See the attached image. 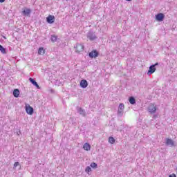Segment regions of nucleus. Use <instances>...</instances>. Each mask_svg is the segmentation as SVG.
<instances>
[{"instance_id": "nucleus-9", "label": "nucleus", "mask_w": 177, "mask_h": 177, "mask_svg": "<svg viewBox=\"0 0 177 177\" xmlns=\"http://www.w3.org/2000/svg\"><path fill=\"white\" fill-rule=\"evenodd\" d=\"M55 16L53 15H48L46 17V21L47 23H48V24H53V23H55Z\"/></svg>"}, {"instance_id": "nucleus-3", "label": "nucleus", "mask_w": 177, "mask_h": 177, "mask_svg": "<svg viewBox=\"0 0 177 177\" xmlns=\"http://www.w3.org/2000/svg\"><path fill=\"white\" fill-rule=\"evenodd\" d=\"M31 9L30 8H22V16H26L27 17H30V16H31Z\"/></svg>"}, {"instance_id": "nucleus-15", "label": "nucleus", "mask_w": 177, "mask_h": 177, "mask_svg": "<svg viewBox=\"0 0 177 177\" xmlns=\"http://www.w3.org/2000/svg\"><path fill=\"white\" fill-rule=\"evenodd\" d=\"M19 95H20V90H19L17 88L14 89V91H13L14 97H19Z\"/></svg>"}, {"instance_id": "nucleus-14", "label": "nucleus", "mask_w": 177, "mask_h": 177, "mask_svg": "<svg viewBox=\"0 0 177 177\" xmlns=\"http://www.w3.org/2000/svg\"><path fill=\"white\" fill-rule=\"evenodd\" d=\"M81 88H85L88 87V81L86 80H82L80 82Z\"/></svg>"}, {"instance_id": "nucleus-24", "label": "nucleus", "mask_w": 177, "mask_h": 177, "mask_svg": "<svg viewBox=\"0 0 177 177\" xmlns=\"http://www.w3.org/2000/svg\"><path fill=\"white\" fill-rule=\"evenodd\" d=\"M19 165H20V162H15L14 163L13 169H15V168H16L17 167H19Z\"/></svg>"}, {"instance_id": "nucleus-5", "label": "nucleus", "mask_w": 177, "mask_h": 177, "mask_svg": "<svg viewBox=\"0 0 177 177\" xmlns=\"http://www.w3.org/2000/svg\"><path fill=\"white\" fill-rule=\"evenodd\" d=\"M88 56L91 59H96L99 56V52L97 50H93L88 53Z\"/></svg>"}, {"instance_id": "nucleus-27", "label": "nucleus", "mask_w": 177, "mask_h": 177, "mask_svg": "<svg viewBox=\"0 0 177 177\" xmlns=\"http://www.w3.org/2000/svg\"><path fill=\"white\" fill-rule=\"evenodd\" d=\"M3 2H5V0H0L1 3H3Z\"/></svg>"}, {"instance_id": "nucleus-12", "label": "nucleus", "mask_w": 177, "mask_h": 177, "mask_svg": "<svg viewBox=\"0 0 177 177\" xmlns=\"http://www.w3.org/2000/svg\"><path fill=\"white\" fill-rule=\"evenodd\" d=\"M29 81L30 83L32 84V85H34V86H36L37 89H41V87H39V85H38V83L37 82V81H35V79L30 77Z\"/></svg>"}, {"instance_id": "nucleus-20", "label": "nucleus", "mask_w": 177, "mask_h": 177, "mask_svg": "<svg viewBox=\"0 0 177 177\" xmlns=\"http://www.w3.org/2000/svg\"><path fill=\"white\" fill-rule=\"evenodd\" d=\"M38 53L39 55H45V49H44V48H42V47H40L39 48Z\"/></svg>"}, {"instance_id": "nucleus-17", "label": "nucleus", "mask_w": 177, "mask_h": 177, "mask_svg": "<svg viewBox=\"0 0 177 177\" xmlns=\"http://www.w3.org/2000/svg\"><path fill=\"white\" fill-rule=\"evenodd\" d=\"M129 102L130 104H136V100L135 99V97H129Z\"/></svg>"}, {"instance_id": "nucleus-16", "label": "nucleus", "mask_w": 177, "mask_h": 177, "mask_svg": "<svg viewBox=\"0 0 177 177\" xmlns=\"http://www.w3.org/2000/svg\"><path fill=\"white\" fill-rule=\"evenodd\" d=\"M83 149L86 150V151L91 150V145L88 142L84 143L83 146Z\"/></svg>"}, {"instance_id": "nucleus-28", "label": "nucleus", "mask_w": 177, "mask_h": 177, "mask_svg": "<svg viewBox=\"0 0 177 177\" xmlns=\"http://www.w3.org/2000/svg\"><path fill=\"white\" fill-rule=\"evenodd\" d=\"M157 117V115H153V118H156Z\"/></svg>"}, {"instance_id": "nucleus-19", "label": "nucleus", "mask_w": 177, "mask_h": 177, "mask_svg": "<svg viewBox=\"0 0 177 177\" xmlns=\"http://www.w3.org/2000/svg\"><path fill=\"white\" fill-rule=\"evenodd\" d=\"M50 40L53 43L56 42V41H57V36L55 35H51Z\"/></svg>"}, {"instance_id": "nucleus-13", "label": "nucleus", "mask_w": 177, "mask_h": 177, "mask_svg": "<svg viewBox=\"0 0 177 177\" xmlns=\"http://www.w3.org/2000/svg\"><path fill=\"white\" fill-rule=\"evenodd\" d=\"M77 113L80 114V115H82V117H86V112L81 107H77Z\"/></svg>"}, {"instance_id": "nucleus-32", "label": "nucleus", "mask_w": 177, "mask_h": 177, "mask_svg": "<svg viewBox=\"0 0 177 177\" xmlns=\"http://www.w3.org/2000/svg\"><path fill=\"white\" fill-rule=\"evenodd\" d=\"M20 133V131H19V133Z\"/></svg>"}, {"instance_id": "nucleus-23", "label": "nucleus", "mask_w": 177, "mask_h": 177, "mask_svg": "<svg viewBox=\"0 0 177 177\" xmlns=\"http://www.w3.org/2000/svg\"><path fill=\"white\" fill-rule=\"evenodd\" d=\"M90 166L91 167V168H97V164H96V162H91Z\"/></svg>"}, {"instance_id": "nucleus-7", "label": "nucleus", "mask_w": 177, "mask_h": 177, "mask_svg": "<svg viewBox=\"0 0 177 177\" xmlns=\"http://www.w3.org/2000/svg\"><path fill=\"white\" fill-rule=\"evenodd\" d=\"M164 19H165V15L164 13H158L156 15V21H164Z\"/></svg>"}, {"instance_id": "nucleus-30", "label": "nucleus", "mask_w": 177, "mask_h": 177, "mask_svg": "<svg viewBox=\"0 0 177 177\" xmlns=\"http://www.w3.org/2000/svg\"><path fill=\"white\" fill-rule=\"evenodd\" d=\"M3 38H4L5 39H6V37H3Z\"/></svg>"}, {"instance_id": "nucleus-1", "label": "nucleus", "mask_w": 177, "mask_h": 177, "mask_svg": "<svg viewBox=\"0 0 177 177\" xmlns=\"http://www.w3.org/2000/svg\"><path fill=\"white\" fill-rule=\"evenodd\" d=\"M87 38L88 39H89L90 41H95V39H97V37H96V35L95 34V32L92 30H90L88 33H87Z\"/></svg>"}, {"instance_id": "nucleus-29", "label": "nucleus", "mask_w": 177, "mask_h": 177, "mask_svg": "<svg viewBox=\"0 0 177 177\" xmlns=\"http://www.w3.org/2000/svg\"><path fill=\"white\" fill-rule=\"evenodd\" d=\"M126 1H127V2H131V1H132V0H126Z\"/></svg>"}, {"instance_id": "nucleus-31", "label": "nucleus", "mask_w": 177, "mask_h": 177, "mask_svg": "<svg viewBox=\"0 0 177 177\" xmlns=\"http://www.w3.org/2000/svg\"><path fill=\"white\" fill-rule=\"evenodd\" d=\"M20 133V131H19V133Z\"/></svg>"}, {"instance_id": "nucleus-22", "label": "nucleus", "mask_w": 177, "mask_h": 177, "mask_svg": "<svg viewBox=\"0 0 177 177\" xmlns=\"http://www.w3.org/2000/svg\"><path fill=\"white\" fill-rule=\"evenodd\" d=\"M91 171H92V168H91V167L88 166L86 167L85 172H86L88 175H89V172H91Z\"/></svg>"}, {"instance_id": "nucleus-10", "label": "nucleus", "mask_w": 177, "mask_h": 177, "mask_svg": "<svg viewBox=\"0 0 177 177\" xmlns=\"http://www.w3.org/2000/svg\"><path fill=\"white\" fill-rule=\"evenodd\" d=\"M153 73H156V65H151L149 66V69L148 70L147 75H151V74H153Z\"/></svg>"}, {"instance_id": "nucleus-25", "label": "nucleus", "mask_w": 177, "mask_h": 177, "mask_svg": "<svg viewBox=\"0 0 177 177\" xmlns=\"http://www.w3.org/2000/svg\"><path fill=\"white\" fill-rule=\"evenodd\" d=\"M169 177H176V175L173 174L169 176Z\"/></svg>"}, {"instance_id": "nucleus-18", "label": "nucleus", "mask_w": 177, "mask_h": 177, "mask_svg": "<svg viewBox=\"0 0 177 177\" xmlns=\"http://www.w3.org/2000/svg\"><path fill=\"white\" fill-rule=\"evenodd\" d=\"M0 52L3 53V55H6V49L0 44Z\"/></svg>"}, {"instance_id": "nucleus-26", "label": "nucleus", "mask_w": 177, "mask_h": 177, "mask_svg": "<svg viewBox=\"0 0 177 177\" xmlns=\"http://www.w3.org/2000/svg\"><path fill=\"white\" fill-rule=\"evenodd\" d=\"M152 66H155V67L156 66H158V62H156L155 64H152Z\"/></svg>"}, {"instance_id": "nucleus-6", "label": "nucleus", "mask_w": 177, "mask_h": 177, "mask_svg": "<svg viewBox=\"0 0 177 177\" xmlns=\"http://www.w3.org/2000/svg\"><path fill=\"white\" fill-rule=\"evenodd\" d=\"M148 111L150 114H154L156 111H157V109L156 108V105L154 104H151L148 106Z\"/></svg>"}, {"instance_id": "nucleus-4", "label": "nucleus", "mask_w": 177, "mask_h": 177, "mask_svg": "<svg viewBox=\"0 0 177 177\" xmlns=\"http://www.w3.org/2000/svg\"><path fill=\"white\" fill-rule=\"evenodd\" d=\"M75 48V52L77 53H81V52H84V44H77Z\"/></svg>"}, {"instance_id": "nucleus-11", "label": "nucleus", "mask_w": 177, "mask_h": 177, "mask_svg": "<svg viewBox=\"0 0 177 177\" xmlns=\"http://www.w3.org/2000/svg\"><path fill=\"white\" fill-rule=\"evenodd\" d=\"M166 145L169 146V147H174V146H175V142H174L172 139L167 138L166 140Z\"/></svg>"}, {"instance_id": "nucleus-21", "label": "nucleus", "mask_w": 177, "mask_h": 177, "mask_svg": "<svg viewBox=\"0 0 177 177\" xmlns=\"http://www.w3.org/2000/svg\"><path fill=\"white\" fill-rule=\"evenodd\" d=\"M109 142L111 145H113V143H115V139H114L113 137H109Z\"/></svg>"}, {"instance_id": "nucleus-2", "label": "nucleus", "mask_w": 177, "mask_h": 177, "mask_svg": "<svg viewBox=\"0 0 177 177\" xmlns=\"http://www.w3.org/2000/svg\"><path fill=\"white\" fill-rule=\"evenodd\" d=\"M124 109H125V106L123 103H120L118 110V115L119 117H122V115L124 114Z\"/></svg>"}, {"instance_id": "nucleus-8", "label": "nucleus", "mask_w": 177, "mask_h": 177, "mask_svg": "<svg viewBox=\"0 0 177 177\" xmlns=\"http://www.w3.org/2000/svg\"><path fill=\"white\" fill-rule=\"evenodd\" d=\"M25 109L27 114H29L30 115H32V114H34V108H32L31 106L26 105Z\"/></svg>"}]
</instances>
